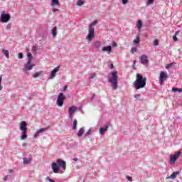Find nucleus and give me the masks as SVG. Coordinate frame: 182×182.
Listing matches in <instances>:
<instances>
[{
	"label": "nucleus",
	"mask_w": 182,
	"mask_h": 182,
	"mask_svg": "<svg viewBox=\"0 0 182 182\" xmlns=\"http://www.w3.org/2000/svg\"><path fill=\"white\" fill-rule=\"evenodd\" d=\"M146 82H147V77H143V75L140 73L136 74V79L133 83V86L136 90L139 89H143L146 87Z\"/></svg>",
	"instance_id": "nucleus-1"
},
{
	"label": "nucleus",
	"mask_w": 182,
	"mask_h": 182,
	"mask_svg": "<svg viewBox=\"0 0 182 182\" xmlns=\"http://www.w3.org/2000/svg\"><path fill=\"white\" fill-rule=\"evenodd\" d=\"M60 168H63V170H66V161L62 159H58L56 162H53L51 164V168L55 174L59 173Z\"/></svg>",
	"instance_id": "nucleus-2"
},
{
	"label": "nucleus",
	"mask_w": 182,
	"mask_h": 182,
	"mask_svg": "<svg viewBox=\"0 0 182 182\" xmlns=\"http://www.w3.org/2000/svg\"><path fill=\"white\" fill-rule=\"evenodd\" d=\"M117 71H112L111 73L112 77H110L108 80V82L112 84V90H116L119 88V85H117V82H119V77L117 76Z\"/></svg>",
	"instance_id": "nucleus-3"
},
{
	"label": "nucleus",
	"mask_w": 182,
	"mask_h": 182,
	"mask_svg": "<svg viewBox=\"0 0 182 182\" xmlns=\"http://www.w3.org/2000/svg\"><path fill=\"white\" fill-rule=\"evenodd\" d=\"M97 20L94 21L89 26V31L88 35L87 36V39L88 42H92V39L95 38V26L97 25Z\"/></svg>",
	"instance_id": "nucleus-4"
},
{
	"label": "nucleus",
	"mask_w": 182,
	"mask_h": 182,
	"mask_svg": "<svg viewBox=\"0 0 182 182\" xmlns=\"http://www.w3.org/2000/svg\"><path fill=\"white\" fill-rule=\"evenodd\" d=\"M27 123L25 121H22L20 124V130H21V140H25L28 139V128L26 127Z\"/></svg>",
	"instance_id": "nucleus-5"
},
{
	"label": "nucleus",
	"mask_w": 182,
	"mask_h": 182,
	"mask_svg": "<svg viewBox=\"0 0 182 182\" xmlns=\"http://www.w3.org/2000/svg\"><path fill=\"white\" fill-rule=\"evenodd\" d=\"M66 99V97L64 96L63 92H60L58 94V96L57 97L56 100V105L58 107H62L65 103V100Z\"/></svg>",
	"instance_id": "nucleus-6"
},
{
	"label": "nucleus",
	"mask_w": 182,
	"mask_h": 182,
	"mask_svg": "<svg viewBox=\"0 0 182 182\" xmlns=\"http://www.w3.org/2000/svg\"><path fill=\"white\" fill-rule=\"evenodd\" d=\"M168 79V75H167V73L164 71H161L160 73V76H159V82L161 85H164V82Z\"/></svg>",
	"instance_id": "nucleus-7"
},
{
	"label": "nucleus",
	"mask_w": 182,
	"mask_h": 182,
	"mask_svg": "<svg viewBox=\"0 0 182 182\" xmlns=\"http://www.w3.org/2000/svg\"><path fill=\"white\" fill-rule=\"evenodd\" d=\"M181 156V152L178 151L174 155H171L170 158L169 164L173 165L176 164V161Z\"/></svg>",
	"instance_id": "nucleus-8"
},
{
	"label": "nucleus",
	"mask_w": 182,
	"mask_h": 182,
	"mask_svg": "<svg viewBox=\"0 0 182 182\" xmlns=\"http://www.w3.org/2000/svg\"><path fill=\"white\" fill-rule=\"evenodd\" d=\"M1 21L3 23H6V22H9L11 19V15L8 14H1Z\"/></svg>",
	"instance_id": "nucleus-9"
},
{
	"label": "nucleus",
	"mask_w": 182,
	"mask_h": 182,
	"mask_svg": "<svg viewBox=\"0 0 182 182\" xmlns=\"http://www.w3.org/2000/svg\"><path fill=\"white\" fill-rule=\"evenodd\" d=\"M33 66H35V64H32V62L31 61H27V63L24 65L23 72L32 70V69H33Z\"/></svg>",
	"instance_id": "nucleus-10"
},
{
	"label": "nucleus",
	"mask_w": 182,
	"mask_h": 182,
	"mask_svg": "<svg viewBox=\"0 0 182 182\" xmlns=\"http://www.w3.org/2000/svg\"><path fill=\"white\" fill-rule=\"evenodd\" d=\"M139 59L141 65H144V66L149 65V57H147V55L143 54Z\"/></svg>",
	"instance_id": "nucleus-11"
},
{
	"label": "nucleus",
	"mask_w": 182,
	"mask_h": 182,
	"mask_svg": "<svg viewBox=\"0 0 182 182\" xmlns=\"http://www.w3.org/2000/svg\"><path fill=\"white\" fill-rule=\"evenodd\" d=\"M27 157H23V164H31L32 163L33 160V156L32 154H27Z\"/></svg>",
	"instance_id": "nucleus-12"
},
{
	"label": "nucleus",
	"mask_w": 182,
	"mask_h": 182,
	"mask_svg": "<svg viewBox=\"0 0 182 182\" xmlns=\"http://www.w3.org/2000/svg\"><path fill=\"white\" fill-rule=\"evenodd\" d=\"M112 126L110 122H107L104 127L100 128V134H105V132H107V129Z\"/></svg>",
	"instance_id": "nucleus-13"
},
{
	"label": "nucleus",
	"mask_w": 182,
	"mask_h": 182,
	"mask_svg": "<svg viewBox=\"0 0 182 182\" xmlns=\"http://www.w3.org/2000/svg\"><path fill=\"white\" fill-rule=\"evenodd\" d=\"M49 129H50V126H48L47 127L45 128H41L40 129H38L35 134H34V136L35 138H36L37 136H39L40 133H43L44 132H46V130H49Z\"/></svg>",
	"instance_id": "nucleus-14"
},
{
	"label": "nucleus",
	"mask_w": 182,
	"mask_h": 182,
	"mask_svg": "<svg viewBox=\"0 0 182 182\" xmlns=\"http://www.w3.org/2000/svg\"><path fill=\"white\" fill-rule=\"evenodd\" d=\"M60 69V66H57L55 67L50 73V79H53V77H55V76H56V73H58V72H59V70Z\"/></svg>",
	"instance_id": "nucleus-15"
},
{
	"label": "nucleus",
	"mask_w": 182,
	"mask_h": 182,
	"mask_svg": "<svg viewBox=\"0 0 182 182\" xmlns=\"http://www.w3.org/2000/svg\"><path fill=\"white\" fill-rule=\"evenodd\" d=\"M102 52H107L108 55H110V53H112V46H104L102 48Z\"/></svg>",
	"instance_id": "nucleus-16"
},
{
	"label": "nucleus",
	"mask_w": 182,
	"mask_h": 182,
	"mask_svg": "<svg viewBox=\"0 0 182 182\" xmlns=\"http://www.w3.org/2000/svg\"><path fill=\"white\" fill-rule=\"evenodd\" d=\"M93 46L97 49V50H99V49H100V48L102 47V41H95L93 43Z\"/></svg>",
	"instance_id": "nucleus-17"
},
{
	"label": "nucleus",
	"mask_w": 182,
	"mask_h": 182,
	"mask_svg": "<svg viewBox=\"0 0 182 182\" xmlns=\"http://www.w3.org/2000/svg\"><path fill=\"white\" fill-rule=\"evenodd\" d=\"M76 110H77V107H75V106L70 107L68 109V113L69 114H73V113H75Z\"/></svg>",
	"instance_id": "nucleus-18"
},
{
	"label": "nucleus",
	"mask_w": 182,
	"mask_h": 182,
	"mask_svg": "<svg viewBox=\"0 0 182 182\" xmlns=\"http://www.w3.org/2000/svg\"><path fill=\"white\" fill-rule=\"evenodd\" d=\"M83 133H85V127H82L80 129V130L77 133V136L78 137H82V136H83Z\"/></svg>",
	"instance_id": "nucleus-19"
},
{
	"label": "nucleus",
	"mask_w": 182,
	"mask_h": 182,
	"mask_svg": "<svg viewBox=\"0 0 182 182\" xmlns=\"http://www.w3.org/2000/svg\"><path fill=\"white\" fill-rule=\"evenodd\" d=\"M178 174H180V171H178L173 172L172 174L169 176V178L174 180V178H176V177H177V176H178Z\"/></svg>",
	"instance_id": "nucleus-20"
},
{
	"label": "nucleus",
	"mask_w": 182,
	"mask_h": 182,
	"mask_svg": "<svg viewBox=\"0 0 182 182\" xmlns=\"http://www.w3.org/2000/svg\"><path fill=\"white\" fill-rule=\"evenodd\" d=\"M136 26L139 31H141V28L143 26V21H141V20H138L136 22Z\"/></svg>",
	"instance_id": "nucleus-21"
},
{
	"label": "nucleus",
	"mask_w": 182,
	"mask_h": 182,
	"mask_svg": "<svg viewBox=\"0 0 182 182\" xmlns=\"http://www.w3.org/2000/svg\"><path fill=\"white\" fill-rule=\"evenodd\" d=\"M56 31H58V27L57 26L53 27L52 31H51V34L53 35V36L54 38H55L56 35H58V33L56 32Z\"/></svg>",
	"instance_id": "nucleus-22"
},
{
	"label": "nucleus",
	"mask_w": 182,
	"mask_h": 182,
	"mask_svg": "<svg viewBox=\"0 0 182 182\" xmlns=\"http://www.w3.org/2000/svg\"><path fill=\"white\" fill-rule=\"evenodd\" d=\"M2 53L7 58V59H9V50L3 49L1 50Z\"/></svg>",
	"instance_id": "nucleus-23"
},
{
	"label": "nucleus",
	"mask_w": 182,
	"mask_h": 182,
	"mask_svg": "<svg viewBox=\"0 0 182 182\" xmlns=\"http://www.w3.org/2000/svg\"><path fill=\"white\" fill-rule=\"evenodd\" d=\"M59 6V0H51V6Z\"/></svg>",
	"instance_id": "nucleus-24"
},
{
	"label": "nucleus",
	"mask_w": 182,
	"mask_h": 182,
	"mask_svg": "<svg viewBox=\"0 0 182 182\" xmlns=\"http://www.w3.org/2000/svg\"><path fill=\"white\" fill-rule=\"evenodd\" d=\"M77 127V120L74 119L73 122V130H76Z\"/></svg>",
	"instance_id": "nucleus-25"
},
{
	"label": "nucleus",
	"mask_w": 182,
	"mask_h": 182,
	"mask_svg": "<svg viewBox=\"0 0 182 182\" xmlns=\"http://www.w3.org/2000/svg\"><path fill=\"white\" fill-rule=\"evenodd\" d=\"M178 33H180V31H178L175 33V35L173 36V39L175 42H177L178 41V38H177V35H178Z\"/></svg>",
	"instance_id": "nucleus-26"
},
{
	"label": "nucleus",
	"mask_w": 182,
	"mask_h": 182,
	"mask_svg": "<svg viewBox=\"0 0 182 182\" xmlns=\"http://www.w3.org/2000/svg\"><path fill=\"white\" fill-rule=\"evenodd\" d=\"M43 72L41 71V72H38V73H36L33 75V77L34 79H36V77H39V76H41V75H42Z\"/></svg>",
	"instance_id": "nucleus-27"
},
{
	"label": "nucleus",
	"mask_w": 182,
	"mask_h": 182,
	"mask_svg": "<svg viewBox=\"0 0 182 182\" xmlns=\"http://www.w3.org/2000/svg\"><path fill=\"white\" fill-rule=\"evenodd\" d=\"M27 58H28V62H32V59H33V57L32 56V53H28L27 54Z\"/></svg>",
	"instance_id": "nucleus-28"
},
{
	"label": "nucleus",
	"mask_w": 182,
	"mask_h": 182,
	"mask_svg": "<svg viewBox=\"0 0 182 182\" xmlns=\"http://www.w3.org/2000/svg\"><path fill=\"white\" fill-rule=\"evenodd\" d=\"M133 43H135V45H139L140 43V38L139 36H137L136 38L133 41Z\"/></svg>",
	"instance_id": "nucleus-29"
},
{
	"label": "nucleus",
	"mask_w": 182,
	"mask_h": 182,
	"mask_svg": "<svg viewBox=\"0 0 182 182\" xmlns=\"http://www.w3.org/2000/svg\"><path fill=\"white\" fill-rule=\"evenodd\" d=\"M172 92H178L179 93H181L182 90H181L180 88H177V87H173Z\"/></svg>",
	"instance_id": "nucleus-30"
},
{
	"label": "nucleus",
	"mask_w": 182,
	"mask_h": 182,
	"mask_svg": "<svg viewBox=\"0 0 182 182\" xmlns=\"http://www.w3.org/2000/svg\"><path fill=\"white\" fill-rule=\"evenodd\" d=\"M83 4H85V2H83V0H78L77 1L76 5H77L78 6H82V5H83Z\"/></svg>",
	"instance_id": "nucleus-31"
},
{
	"label": "nucleus",
	"mask_w": 182,
	"mask_h": 182,
	"mask_svg": "<svg viewBox=\"0 0 182 182\" xmlns=\"http://www.w3.org/2000/svg\"><path fill=\"white\" fill-rule=\"evenodd\" d=\"M173 65H176V63H171L168 64V65L166 67V69H171V68L173 67Z\"/></svg>",
	"instance_id": "nucleus-32"
},
{
	"label": "nucleus",
	"mask_w": 182,
	"mask_h": 182,
	"mask_svg": "<svg viewBox=\"0 0 182 182\" xmlns=\"http://www.w3.org/2000/svg\"><path fill=\"white\" fill-rule=\"evenodd\" d=\"M92 133V129H90L85 134V136L87 137V136H90V134Z\"/></svg>",
	"instance_id": "nucleus-33"
},
{
	"label": "nucleus",
	"mask_w": 182,
	"mask_h": 182,
	"mask_svg": "<svg viewBox=\"0 0 182 182\" xmlns=\"http://www.w3.org/2000/svg\"><path fill=\"white\" fill-rule=\"evenodd\" d=\"M152 4H154V0H148L146 2V5H151Z\"/></svg>",
	"instance_id": "nucleus-34"
},
{
	"label": "nucleus",
	"mask_w": 182,
	"mask_h": 182,
	"mask_svg": "<svg viewBox=\"0 0 182 182\" xmlns=\"http://www.w3.org/2000/svg\"><path fill=\"white\" fill-rule=\"evenodd\" d=\"M137 52V48L134 47L131 48V53H136Z\"/></svg>",
	"instance_id": "nucleus-35"
},
{
	"label": "nucleus",
	"mask_w": 182,
	"mask_h": 182,
	"mask_svg": "<svg viewBox=\"0 0 182 182\" xmlns=\"http://www.w3.org/2000/svg\"><path fill=\"white\" fill-rule=\"evenodd\" d=\"M154 46H159V40L157 39L154 40Z\"/></svg>",
	"instance_id": "nucleus-36"
},
{
	"label": "nucleus",
	"mask_w": 182,
	"mask_h": 182,
	"mask_svg": "<svg viewBox=\"0 0 182 182\" xmlns=\"http://www.w3.org/2000/svg\"><path fill=\"white\" fill-rule=\"evenodd\" d=\"M38 50V48L35 46L32 47V52L33 53H35Z\"/></svg>",
	"instance_id": "nucleus-37"
},
{
	"label": "nucleus",
	"mask_w": 182,
	"mask_h": 182,
	"mask_svg": "<svg viewBox=\"0 0 182 182\" xmlns=\"http://www.w3.org/2000/svg\"><path fill=\"white\" fill-rule=\"evenodd\" d=\"M18 59H23V53H18Z\"/></svg>",
	"instance_id": "nucleus-38"
},
{
	"label": "nucleus",
	"mask_w": 182,
	"mask_h": 182,
	"mask_svg": "<svg viewBox=\"0 0 182 182\" xmlns=\"http://www.w3.org/2000/svg\"><path fill=\"white\" fill-rule=\"evenodd\" d=\"M1 83H2V75H0V92L1 90H2V89H4V87L1 85Z\"/></svg>",
	"instance_id": "nucleus-39"
},
{
	"label": "nucleus",
	"mask_w": 182,
	"mask_h": 182,
	"mask_svg": "<svg viewBox=\"0 0 182 182\" xmlns=\"http://www.w3.org/2000/svg\"><path fill=\"white\" fill-rule=\"evenodd\" d=\"M95 77H96V73H93L90 74V79H95Z\"/></svg>",
	"instance_id": "nucleus-40"
},
{
	"label": "nucleus",
	"mask_w": 182,
	"mask_h": 182,
	"mask_svg": "<svg viewBox=\"0 0 182 182\" xmlns=\"http://www.w3.org/2000/svg\"><path fill=\"white\" fill-rule=\"evenodd\" d=\"M129 3V0H122V5H126V4Z\"/></svg>",
	"instance_id": "nucleus-41"
},
{
	"label": "nucleus",
	"mask_w": 182,
	"mask_h": 182,
	"mask_svg": "<svg viewBox=\"0 0 182 182\" xmlns=\"http://www.w3.org/2000/svg\"><path fill=\"white\" fill-rule=\"evenodd\" d=\"M127 180H128V181H133V178L129 176H127Z\"/></svg>",
	"instance_id": "nucleus-42"
},
{
	"label": "nucleus",
	"mask_w": 182,
	"mask_h": 182,
	"mask_svg": "<svg viewBox=\"0 0 182 182\" xmlns=\"http://www.w3.org/2000/svg\"><path fill=\"white\" fill-rule=\"evenodd\" d=\"M112 46V48H116V46H117V43H116L115 41H113Z\"/></svg>",
	"instance_id": "nucleus-43"
},
{
	"label": "nucleus",
	"mask_w": 182,
	"mask_h": 182,
	"mask_svg": "<svg viewBox=\"0 0 182 182\" xmlns=\"http://www.w3.org/2000/svg\"><path fill=\"white\" fill-rule=\"evenodd\" d=\"M68 90V85L64 86L61 92H66Z\"/></svg>",
	"instance_id": "nucleus-44"
},
{
	"label": "nucleus",
	"mask_w": 182,
	"mask_h": 182,
	"mask_svg": "<svg viewBox=\"0 0 182 182\" xmlns=\"http://www.w3.org/2000/svg\"><path fill=\"white\" fill-rule=\"evenodd\" d=\"M140 97H141L140 94H136V95H135L134 96V97L135 99H140Z\"/></svg>",
	"instance_id": "nucleus-45"
},
{
	"label": "nucleus",
	"mask_w": 182,
	"mask_h": 182,
	"mask_svg": "<svg viewBox=\"0 0 182 182\" xmlns=\"http://www.w3.org/2000/svg\"><path fill=\"white\" fill-rule=\"evenodd\" d=\"M46 180H47L48 181H49V182H55V181H53V179H51L50 178H49V176H48V177L46 178Z\"/></svg>",
	"instance_id": "nucleus-46"
},
{
	"label": "nucleus",
	"mask_w": 182,
	"mask_h": 182,
	"mask_svg": "<svg viewBox=\"0 0 182 182\" xmlns=\"http://www.w3.org/2000/svg\"><path fill=\"white\" fill-rule=\"evenodd\" d=\"M134 65H136V60L134 61L132 67L134 70H136V67H134Z\"/></svg>",
	"instance_id": "nucleus-47"
},
{
	"label": "nucleus",
	"mask_w": 182,
	"mask_h": 182,
	"mask_svg": "<svg viewBox=\"0 0 182 182\" xmlns=\"http://www.w3.org/2000/svg\"><path fill=\"white\" fill-rule=\"evenodd\" d=\"M8 181V176H5L4 177V181Z\"/></svg>",
	"instance_id": "nucleus-48"
},
{
	"label": "nucleus",
	"mask_w": 182,
	"mask_h": 182,
	"mask_svg": "<svg viewBox=\"0 0 182 182\" xmlns=\"http://www.w3.org/2000/svg\"><path fill=\"white\" fill-rule=\"evenodd\" d=\"M110 69H114V65H113V63L110 65Z\"/></svg>",
	"instance_id": "nucleus-49"
},
{
	"label": "nucleus",
	"mask_w": 182,
	"mask_h": 182,
	"mask_svg": "<svg viewBox=\"0 0 182 182\" xmlns=\"http://www.w3.org/2000/svg\"><path fill=\"white\" fill-rule=\"evenodd\" d=\"M53 12H58V11H59V9H53Z\"/></svg>",
	"instance_id": "nucleus-50"
},
{
	"label": "nucleus",
	"mask_w": 182,
	"mask_h": 182,
	"mask_svg": "<svg viewBox=\"0 0 182 182\" xmlns=\"http://www.w3.org/2000/svg\"><path fill=\"white\" fill-rule=\"evenodd\" d=\"M73 160H74V161H77V160H79V159H77V158H73Z\"/></svg>",
	"instance_id": "nucleus-51"
},
{
	"label": "nucleus",
	"mask_w": 182,
	"mask_h": 182,
	"mask_svg": "<svg viewBox=\"0 0 182 182\" xmlns=\"http://www.w3.org/2000/svg\"><path fill=\"white\" fill-rule=\"evenodd\" d=\"M26 146H27V144H26V143H23V144H22V147H25Z\"/></svg>",
	"instance_id": "nucleus-52"
},
{
	"label": "nucleus",
	"mask_w": 182,
	"mask_h": 182,
	"mask_svg": "<svg viewBox=\"0 0 182 182\" xmlns=\"http://www.w3.org/2000/svg\"><path fill=\"white\" fill-rule=\"evenodd\" d=\"M73 114H69V118L70 119H72V115H73Z\"/></svg>",
	"instance_id": "nucleus-53"
},
{
	"label": "nucleus",
	"mask_w": 182,
	"mask_h": 182,
	"mask_svg": "<svg viewBox=\"0 0 182 182\" xmlns=\"http://www.w3.org/2000/svg\"><path fill=\"white\" fill-rule=\"evenodd\" d=\"M77 110H79V112H80L82 110V107L77 108Z\"/></svg>",
	"instance_id": "nucleus-54"
},
{
	"label": "nucleus",
	"mask_w": 182,
	"mask_h": 182,
	"mask_svg": "<svg viewBox=\"0 0 182 182\" xmlns=\"http://www.w3.org/2000/svg\"><path fill=\"white\" fill-rule=\"evenodd\" d=\"M93 99H95V95H92V96L91 97V100H93Z\"/></svg>",
	"instance_id": "nucleus-55"
},
{
	"label": "nucleus",
	"mask_w": 182,
	"mask_h": 182,
	"mask_svg": "<svg viewBox=\"0 0 182 182\" xmlns=\"http://www.w3.org/2000/svg\"><path fill=\"white\" fill-rule=\"evenodd\" d=\"M13 171H14L13 170H11V171H10V173H12Z\"/></svg>",
	"instance_id": "nucleus-56"
}]
</instances>
